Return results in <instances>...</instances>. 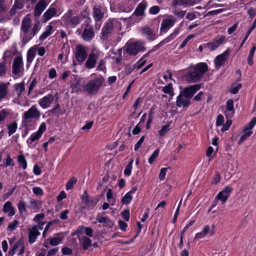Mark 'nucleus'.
<instances>
[{
	"mask_svg": "<svg viewBox=\"0 0 256 256\" xmlns=\"http://www.w3.org/2000/svg\"><path fill=\"white\" fill-rule=\"evenodd\" d=\"M32 191L36 195H39L42 196L43 194V190H42L38 186H35L32 188Z\"/></svg>",
	"mask_w": 256,
	"mask_h": 256,
	"instance_id": "64",
	"label": "nucleus"
},
{
	"mask_svg": "<svg viewBox=\"0 0 256 256\" xmlns=\"http://www.w3.org/2000/svg\"><path fill=\"white\" fill-rule=\"evenodd\" d=\"M100 54V52L98 51L94 52V50H92L85 64V66L86 68L91 69L95 66L99 58Z\"/></svg>",
	"mask_w": 256,
	"mask_h": 256,
	"instance_id": "8",
	"label": "nucleus"
},
{
	"mask_svg": "<svg viewBox=\"0 0 256 256\" xmlns=\"http://www.w3.org/2000/svg\"><path fill=\"white\" fill-rule=\"evenodd\" d=\"M42 202L34 198H30L29 208L31 209H40L41 208Z\"/></svg>",
	"mask_w": 256,
	"mask_h": 256,
	"instance_id": "33",
	"label": "nucleus"
},
{
	"mask_svg": "<svg viewBox=\"0 0 256 256\" xmlns=\"http://www.w3.org/2000/svg\"><path fill=\"white\" fill-rule=\"evenodd\" d=\"M234 112H235V111H232V110H224V115L227 119L230 118L232 117H233V116L234 114Z\"/></svg>",
	"mask_w": 256,
	"mask_h": 256,
	"instance_id": "62",
	"label": "nucleus"
},
{
	"mask_svg": "<svg viewBox=\"0 0 256 256\" xmlns=\"http://www.w3.org/2000/svg\"><path fill=\"white\" fill-rule=\"evenodd\" d=\"M58 12L57 10L54 8L50 7L48 9L42 16V20L44 22H46L50 18L54 16Z\"/></svg>",
	"mask_w": 256,
	"mask_h": 256,
	"instance_id": "22",
	"label": "nucleus"
},
{
	"mask_svg": "<svg viewBox=\"0 0 256 256\" xmlns=\"http://www.w3.org/2000/svg\"><path fill=\"white\" fill-rule=\"evenodd\" d=\"M202 233L204 234V235L206 236V235L210 232L211 236H212L214 232L210 230V227L208 225H206L204 226L202 228Z\"/></svg>",
	"mask_w": 256,
	"mask_h": 256,
	"instance_id": "53",
	"label": "nucleus"
},
{
	"mask_svg": "<svg viewBox=\"0 0 256 256\" xmlns=\"http://www.w3.org/2000/svg\"><path fill=\"white\" fill-rule=\"evenodd\" d=\"M168 168H162L160 169V172L159 174V179L160 180H163L166 174V172H167Z\"/></svg>",
	"mask_w": 256,
	"mask_h": 256,
	"instance_id": "52",
	"label": "nucleus"
},
{
	"mask_svg": "<svg viewBox=\"0 0 256 256\" xmlns=\"http://www.w3.org/2000/svg\"><path fill=\"white\" fill-rule=\"evenodd\" d=\"M18 161L20 166L23 169L25 170L27 168V162L23 154L19 155L18 158Z\"/></svg>",
	"mask_w": 256,
	"mask_h": 256,
	"instance_id": "38",
	"label": "nucleus"
},
{
	"mask_svg": "<svg viewBox=\"0 0 256 256\" xmlns=\"http://www.w3.org/2000/svg\"><path fill=\"white\" fill-rule=\"evenodd\" d=\"M132 199V195L130 193H126L122 199V202L124 204H128Z\"/></svg>",
	"mask_w": 256,
	"mask_h": 256,
	"instance_id": "43",
	"label": "nucleus"
},
{
	"mask_svg": "<svg viewBox=\"0 0 256 256\" xmlns=\"http://www.w3.org/2000/svg\"><path fill=\"white\" fill-rule=\"evenodd\" d=\"M25 250V246L22 240L20 239L18 240L14 245L12 249L8 252L9 256H13L14 254L19 251L18 256L22 255Z\"/></svg>",
	"mask_w": 256,
	"mask_h": 256,
	"instance_id": "10",
	"label": "nucleus"
},
{
	"mask_svg": "<svg viewBox=\"0 0 256 256\" xmlns=\"http://www.w3.org/2000/svg\"><path fill=\"white\" fill-rule=\"evenodd\" d=\"M62 20L66 26L74 28L80 23V18L78 16L74 15L72 10H69L62 17Z\"/></svg>",
	"mask_w": 256,
	"mask_h": 256,
	"instance_id": "5",
	"label": "nucleus"
},
{
	"mask_svg": "<svg viewBox=\"0 0 256 256\" xmlns=\"http://www.w3.org/2000/svg\"><path fill=\"white\" fill-rule=\"evenodd\" d=\"M160 10V7L158 6H155L150 8L149 12L151 14H156L159 12Z\"/></svg>",
	"mask_w": 256,
	"mask_h": 256,
	"instance_id": "56",
	"label": "nucleus"
},
{
	"mask_svg": "<svg viewBox=\"0 0 256 256\" xmlns=\"http://www.w3.org/2000/svg\"><path fill=\"white\" fill-rule=\"evenodd\" d=\"M106 62L104 60L102 59L100 60L98 65L96 68L97 70L102 71L106 69L105 66Z\"/></svg>",
	"mask_w": 256,
	"mask_h": 256,
	"instance_id": "54",
	"label": "nucleus"
},
{
	"mask_svg": "<svg viewBox=\"0 0 256 256\" xmlns=\"http://www.w3.org/2000/svg\"><path fill=\"white\" fill-rule=\"evenodd\" d=\"M9 84V82L6 84L0 82V101L6 96Z\"/></svg>",
	"mask_w": 256,
	"mask_h": 256,
	"instance_id": "30",
	"label": "nucleus"
},
{
	"mask_svg": "<svg viewBox=\"0 0 256 256\" xmlns=\"http://www.w3.org/2000/svg\"><path fill=\"white\" fill-rule=\"evenodd\" d=\"M226 110L235 111L234 107V101L228 100L226 102Z\"/></svg>",
	"mask_w": 256,
	"mask_h": 256,
	"instance_id": "50",
	"label": "nucleus"
},
{
	"mask_svg": "<svg viewBox=\"0 0 256 256\" xmlns=\"http://www.w3.org/2000/svg\"><path fill=\"white\" fill-rule=\"evenodd\" d=\"M40 112L35 105L32 106L27 111L24 112L22 118L23 122L28 123L32 119L38 120Z\"/></svg>",
	"mask_w": 256,
	"mask_h": 256,
	"instance_id": "6",
	"label": "nucleus"
},
{
	"mask_svg": "<svg viewBox=\"0 0 256 256\" xmlns=\"http://www.w3.org/2000/svg\"><path fill=\"white\" fill-rule=\"evenodd\" d=\"M14 91L16 92L18 97L21 96L22 93L25 89L24 82L16 84L14 85Z\"/></svg>",
	"mask_w": 256,
	"mask_h": 256,
	"instance_id": "34",
	"label": "nucleus"
},
{
	"mask_svg": "<svg viewBox=\"0 0 256 256\" xmlns=\"http://www.w3.org/2000/svg\"><path fill=\"white\" fill-rule=\"evenodd\" d=\"M206 46L210 50H214L218 48L213 40L212 42L207 43Z\"/></svg>",
	"mask_w": 256,
	"mask_h": 256,
	"instance_id": "63",
	"label": "nucleus"
},
{
	"mask_svg": "<svg viewBox=\"0 0 256 256\" xmlns=\"http://www.w3.org/2000/svg\"><path fill=\"white\" fill-rule=\"evenodd\" d=\"M117 21L115 20H109L104 26L102 30V39L103 40H107L110 34L114 30Z\"/></svg>",
	"mask_w": 256,
	"mask_h": 256,
	"instance_id": "7",
	"label": "nucleus"
},
{
	"mask_svg": "<svg viewBox=\"0 0 256 256\" xmlns=\"http://www.w3.org/2000/svg\"><path fill=\"white\" fill-rule=\"evenodd\" d=\"M176 104L178 107L188 106L190 104V99L184 94H180L176 98Z\"/></svg>",
	"mask_w": 256,
	"mask_h": 256,
	"instance_id": "18",
	"label": "nucleus"
},
{
	"mask_svg": "<svg viewBox=\"0 0 256 256\" xmlns=\"http://www.w3.org/2000/svg\"><path fill=\"white\" fill-rule=\"evenodd\" d=\"M256 124V118H253L248 124L246 126L244 130V133L250 134V136L252 134V132L251 130L254 127Z\"/></svg>",
	"mask_w": 256,
	"mask_h": 256,
	"instance_id": "31",
	"label": "nucleus"
},
{
	"mask_svg": "<svg viewBox=\"0 0 256 256\" xmlns=\"http://www.w3.org/2000/svg\"><path fill=\"white\" fill-rule=\"evenodd\" d=\"M76 178L74 177L70 179L66 184V190H71L73 188L74 184L76 183Z\"/></svg>",
	"mask_w": 256,
	"mask_h": 256,
	"instance_id": "46",
	"label": "nucleus"
},
{
	"mask_svg": "<svg viewBox=\"0 0 256 256\" xmlns=\"http://www.w3.org/2000/svg\"><path fill=\"white\" fill-rule=\"evenodd\" d=\"M147 6V3L146 1L143 0L138 4L134 10L133 14L136 16H142L144 14V11Z\"/></svg>",
	"mask_w": 256,
	"mask_h": 256,
	"instance_id": "24",
	"label": "nucleus"
},
{
	"mask_svg": "<svg viewBox=\"0 0 256 256\" xmlns=\"http://www.w3.org/2000/svg\"><path fill=\"white\" fill-rule=\"evenodd\" d=\"M18 207L20 212H22L23 211H26V204L25 202L22 200H20L19 202Z\"/></svg>",
	"mask_w": 256,
	"mask_h": 256,
	"instance_id": "57",
	"label": "nucleus"
},
{
	"mask_svg": "<svg viewBox=\"0 0 256 256\" xmlns=\"http://www.w3.org/2000/svg\"><path fill=\"white\" fill-rule=\"evenodd\" d=\"M162 92L164 93L168 94L170 96H172L174 95V92L172 84L170 83L164 86L162 88Z\"/></svg>",
	"mask_w": 256,
	"mask_h": 256,
	"instance_id": "37",
	"label": "nucleus"
},
{
	"mask_svg": "<svg viewBox=\"0 0 256 256\" xmlns=\"http://www.w3.org/2000/svg\"><path fill=\"white\" fill-rule=\"evenodd\" d=\"M150 51H149L148 53L145 54L142 56V57L138 60V68H140L142 67L146 62V59L147 56H149L150 53Z\"/></svg>",
	"mask_w": 256,
	"mask_h": 256,
	"instance_id": "48",
	"label": "nucleus"
},
{
	"mask_svg": "<svg viewBox=\"0 0 256 256\" xmlns=\"http://www.w3.org/2000/svg\"><path fill=\"white\" fill-rule=\"evenodd\" d=\"M232 124V121L230 120H227L226 123L223 125L222 130L224 132L228 130Z\"/></svg>",
	"mask_w": 256,
	"mask_h": 256,
	"instance_id": "61",
	"label": "nucleus"
},
{
	"mask_svg": "<svg viewBox=\"0 0 256 256\" xmlns=\"http://www.w3.org/2000/svg\"><path fill=\"white\" fill-rule=\"evenodd\" d=\"M178 32H174L170 36L166 38L165 39L161 41L159 43V46H163L166 44H167L170 42L172 40L174 39L176 36L178 35Z\"/></svg>",
	"mask_w": 256,
	"mask_h": 256,
	"instance_id": "36",
	"label": "nucleus"
},
{
	"mask_svg": "<svg viewBox=\"0 0 256 256\" xmlns=\"http://www.w3.org/2000/svg\"><path fill=\"white\" fill-rule=\"evenodd\" d=\"M40 232L38 230V228L36 226H33L32 228L28 229V242L30 244L34 243L37 237L40 235Z\"/></svg>",
	"mask_w": 256,
	"mask_h": 256,
	"instance_id": "19",
	"label": "nucleus"
},
{
	"mask_svg": "<svg viewBox=\"0 0 256 256\" xmlns=\"http://www.w3.org/2000/svg\"><path fill=\"white\" fill-rule=\"evenodd\" d=\"M81 198L83 202L86 205L88 209H92L96 206L98 202V200L96 198H88L86 192L81 196Z\"/></svg>",
	"mask_w": 256,
	"mask_h": 256,
	"instance_id": "14",
	"label": "nucleus"
},
{
	"mask_svg": "<svg viewBox=\"0 0 256 256\" xmlns=\"http://www.w3.org/2000/svg\"><path fill=\"white\" fill-rule=\"evenodd\" d=\"M17 129V124L15 122L8 126V133L10 136L14 133Z\"/></svg>",
	"mask_w": 256,
	"mask_h": 256,
	"instance_id": "44",
	"label": "nucleus"
},
{
	"mask_svg": "<svg viewBox=\"0 0 256 256\" xmlns=\"http://www.w3.org/2000/svg\"><path fill=\"white\" fill-rule=\"evenodd\" d=\"M256 50V46L254 45L250 50L248 58V64L252 66L253 64V57Z\"/></svg>",
	"mask_w": 256,
	"mask_h": 256,
	"instance_id": "39",
	"label": "nucleus"
},
{
	"mask_svg": "<svg viewBox=\"0 0 256 256\" xmlns=\"http://www.w3.org/2000/svg\"><path fill=\"white\" fill-rule=\"evenodd\" d=\"M54 100V96L53 94H49L40 98L38 100V104L41 108L46 109L50 107Z\"/></svg>",
	"mask_w": 256,
	"mask_h": 256,
	"instance_id": "11",
	"label": "nucleus"
},
{
	"mask_svg": "<svg viewBox=\"0 0 256 256\" xmlns=\"http://www.w3.org/2000/svg\"><path fill=\"white\" fill-rule=\"evenodd\" d=\"M94 32L92 26L88 24L84 29L82 38L86 42H90L94 36Z\"/></svg>",
	"mask_w": 256,
	"mask_h": 256,
	"instance_id": "17",
	"label": "nucleus"
},
{
	"mask_svg": "<svg viewBox=\"0 0 256 256\" xmlns=\"http://www.w3.org/2000/svg\"><path fill=\"white\" fill-rule=\"evenodd\" d=\"M3 211L4 213L8 214V216H12L15 214V210L12 206V203L10 202H6L4 205Z\"/></svg>",
	"mask_w": 256,
	"mask_h": 256,
	"instance_id": "25",
	"label": "nucleus"
},
{
	"mask_svg": "<svg viewBox=\"0 0 256 256\" xmlns=\"http://www.w3.org/2000/svg\"><path fill=\"white\" fill-rule=\"evenodd\" d=\"M18 223L19 222H18V220H14L11 223H10L9 224V225L8 226V228L12 231L14 230L18 226Z\"/></svg>",
	"mask_w": 256,
	"mask_h": 256,
	"instance_id": "55",
	"label": "nucleus"
},
{
	"mask_svg": "<svg viewBox=\"0 0 256 256\" xmlns=\"http://www.w3.org/2000/svg\"><path fill=\"white\" fill-rule=\"evenodd\" d=\"M232 192V188L229 186H226L221 192H219L216 197V200H220L222 203L226 202Z\"/></svg>",
	"mask_w": 256,
	"mask_h": 256,
	"instance_id": "12",
	"label": "nucleus"
},
{
	"mask_svg": "<svg viewBox=\"0 0 256 256\" xmlns=\"http://www.w3.org/2000/svg\"><path fill=\"white\" fill-rule=\"evenodd\" d=\"M9 52H10L8 50H6L4 52L2 56L3 61L0 62V76H3L6 75L7 70V66L6 62V54Z\"/></svg>",
	"mask_w": 256,
	"mask_h": 256,
	"instance_id": "27",
	"label": "nucleus"
},
{
	"mask_svg": "<svg viewBox=\"0 0 256 256\" xmlns=\"http://www.w3.org/2000/svg\"><path fill=\"white\" fill-rule=\"evenodd\" d=\"M126 52L130 56H136L139 52L144 51L146 48L144 43L140 42H128L126 45Z\"/></svg>",
	"mask_w": 256,
	"mask_h": 256,
	"instance_id": "4",
	"label": "nucleus"
},
{
	"mask_svg": "<svg viewBox=\"0 0 256 256\" xmlns=\"http://www.w3.org/2000/svg\"><path fill=\"white\" fill-rule=\"evenodd\" d=\"M80 229V230H82V229H84V233L85 234L88 236H90V237H92L93 236V230L90 228H84V227H82V228H79Z\"/></svg>",
	"mask_w": 256,
	"mask_h": 256,
	"instance_id": "60",
	"label": "nucleus"
},
{
	"mask_svg": "<svg viewBox=\"0 0 256 256\" xmlns=\"http://www.w3.org/2000/svg\"><path fill=\"white\" fill-rule=\"evenodd\" d=\"M48 4L46 1L44 0H40L36 5L34 10V16H39L42 12L45 10Z\"/></svg>",
	"mask_w": 256,
	"mask_h": 256,
	"instance_id": "20",
	"label": "nucleus"
},
{
	"mask_svg": "<svg viewBox=\"0 0 256 256\" xmlns=\"http://www.w3.org/2000/svg\"><path fill=\"white\" fill-rule=\"evenodd\" d=\"M170 130L169 125L164 126L160 130L158 131L160 136H164Z\"/></svg>",
	"mask_w": 256,
	"mask_h": 256,
	"instance_id": "49",
	"label": "nucleus"
},
{
	"mask_svg": "<svg viewBox=\"0 0 256 256\" xmlns=\"http://www.w3.org/2000/svg\"><path fill=\"white\" fill-rule=\"evenodd\" d=\"M12 72L14 75H18L23 68V62L22 57L16 56L14 58L12 66Z\"/></svg>",
	"mask_w": 256,
	"mask_h": 256,
	"instance_id": "13",
	"label": "nucleus"
},
{
	"mask_svg": "<svg viewBox=\"0 0 256 256\" xmlns=\"http://www.w3.org/2000/svg\"><path fill=\"white\" fill-rule=\"evenodd\" d=\"M42 136V135L39 134L36 132L32 134L30 138L27 140L26 142L28 147H34V144H32L33 142L37 141Z\"/></svg>",
	"mask_w": 256,
	"mask_h": 256,
	"instance_id": "29",
	"label": "nucleus"
},
{
	"mask_svg": "<svg viewBox=\"0 0 256 256\" xmlns=\"http://www.w3.org/2000/svg\"><path fill=\"white\" fill-rule=\"evenodd\" d=\"M32 22L31 19L28 16L24 17L22 20L20 30L22 32V38L24 44L29 42L40 30V22H36L34 24L32 30L30 31L32 25Z\"/></svg>",
	"mask_w": 256,
	"mask_h": 256,
	"instance_id": "1",
	"label": "nucleus"
},
{
	"mask_svg": "<svg viewBox=\"0 0 256 256\" xmlns=\"http://www.w3.org/2000/svg\"><path fill=\"white\" fill-rule=\"evenodd\" d=\"M96 220L102 224H106L108 221V219L107 216H102L100 214H98L96 216Z\"/></svg>",
	"mask_w": 256,
	"mask_h": 256,
	"instance_id": "51",
	"label": "nucleus"
},
{
	"mask_svg": "<svg viewBox=\"0 0 256 256\" xmlns=\"http://www.w3.org/2000/svg\"><path fill=\"white\" fill-rule=\"evenodd\" d=\"M36 84H37L36 80V78H34L28 86V94H30L31 92L34 89V88L35 87Z\"/></svg>",
	"mask_w": 256,
	"mask_h": 256,
	"instance_id": "59",
	"label": "nucleus"
},
{
	"mask_svg": "<svg viewBox=\"0 0 256 256\" xmlns=\"http://www.w3.org/2000/svg\"><path fill=\"white\" fill-rule=\"evenodd\" d=\"M202 0H176L177 4L180 5L192 6L198 4Z\"/></svg>",
	"mask_w": 256,
	"mask_h": 256,
	"instance_id": "32",
	"label": "nucleus"
},
{
	"mask_svg": "<svg viewBox=\"0 0 256 256\" xmlns=\"http://www.w3.org/2000/svg\"><path fill=\"white\" fill-rule=\"evenodd\" d=\"M74 54L76 60L79 62H84L88 56L86 48L82 45H78L76 46Z\"/></svg>",
	"mask_w": 256,
	"mask_h": 256,
	"instance_id": "9",
	"label": "nucleus"
},
{
	"mask_svg": "<svg viewBox=\"0 0 256 256\" xmlns=\"http://www.w3.org/2000/svg\"><path fill=\"white\" fill-rule=\"evenodd\" d=\"M104 82V79L102 76L95 78L82 86V91L86 95L95 94L98 92Z\"/></svg>",
	"mask_w": 256,
	"mask_h": 256,
	"instance_id": "3",
	"label": "nucleus"
},
{
	"mask_svg": "<svg viewBox=\"0 0 256 256\" xmlns=\"http://www.w3.org/2000/svg\"><path fill=\"white\" fill-rule=\"evenodd\" d=\"M93 17L95 20H100L104 17V12L102 8L100 6H95L92 8Z\"/></svg>",
	"mask_w": 256,
	"mask_h": 256,
	"instance_id": "23",
	"label": "nucleus"
},
{
	"mask_svg": "<svg viewBox=\"0 0 256 256\" xmlns=\"http://www.w3.org/2000/svg\"><path fill=\"white\" fill-rule=\"evenodd\" d=\"M160 150L158 149L156 150L148 158V163L152 164L155 160L158 158Z\"/></svg>",
	"mask_w": 256,
	"mask_h": 256,
	"instance_id": "47",
	"label": "nucleus"
},
{
	"mask_svg": "<svg viewBox=\"0 0 256 256\" xmlns=\"http://www.w3.org/2000/svg\"><path fill=\"white\" fill-rule=\"evenodd\" d=\"M36 50L34 47L30 48L27 53V61L31 62L35 57Z\"/></svg>",
	"mask_w": 256,
	"mask_h": 256,
	"instance_id": "35",
	"label": "nucleus"
},
{
	"mask_svg": "<svg viewBox=\"0 0 256 256\" xmlns=\"http://www.w3.org/2000/svg\"><path fill=\"white\" fill-rule=\"evenodd\" d=\"M226 40V36L224 35H222L220 36L216 37L213 40V41L216 44L218 47L221 45Z\"/></svg>",
	"mask_w": 256,
	"mask_h": 256,
	"instance_id": "45",
	"label": "nucleus"
},
{
	"mask_svg": "<svg viewBox=\"0 0 256 256\" xmlns=\"http://www.w3.org/2000/svg\"><path fill=\"white\" fill-rule=\"evenodd\" d=\"M229 52L226 50L222 54L218 56L214 60V64L216 68H220L224 65L226 60L228 58Z\"/></svg>",
	"mask_w": 256,
	"mask_h": 256,
	"instance_id": "16",
	"label": "nucleus"
},
{
	"mask_svg": "<svg viewBox=\"0 0 256 256\" xmlns=\"http://www.w3.org/2000/svg\"><path fill=\"white\" fill-rule=\"evenodd\" d=\"M134 162V160H131L128 164L126 165V168L124 171V174L125 175L129 176L131 174L132 170V164Z\"/></svg>",
	"mask_w": 256,
	"mask_h": 256,
	"instance_id": "41",
	"label": "nucleus"
},
{
	"mask_svg": "<svg viewBox=\"0 0 256 256\" xmlns=\"http://www.w3.org/2000/svg\"><path fill=\"white\" fill-rule=\"evenodd\" d=\"M142 32L145 34L148 39L153 40L156 38V35L154 30L149 28H144L142 30Z\"/></svg>",
	"mask_w": 256,
	"mask_h": 256,
	"instance_id": "28",
	"label": "nucleus"
},
{
	"mask_svg": "<svg viewBox=\"0 0 256 256\" xmlns=\"http://www.w3.org/2000/svg\"><path fill=\"white\" fill-rule=\"evenodd\" d=\"M176 22V20L172 18H164L162 22L160 30L166 32L168 29L172 27Z\"/></svg>",
	"mask_w": 256,
	"mask_h": 256,
	"instance_id": "21",
	"label": "nucleus"
},
{
	"mask_svg": "<svg viewBox=\"0 0 256 256\" xmlns=\"http://www.w3.org/2000/svg\"><path fill=\"white\" fill-rule=\"evenodd\" d=\"M106 198L108 202L113 206L116 200L113 198L112 191L111 189H108L106 192Z\"/></svg>",
	"mask_w": 256,
	"mask_h": 256,
	"instance_id": "42",
	"label": "nucleus"
},
{
	"mask_svg": "<svg viewBox=\"0 0 256 256\" xmlns=\"http://www.w3.org/2000/svg\"><path fill=\"white\" fill-rule=\"evenodd\" d=\"M64 239V237L56 236L52 238L50 242V244L52 246H56L58 244Z\"/></svg>",
	"mask_w": 256,
	"mask_h": 256,
	"instance_id": "40",
	"label": "nucleus"
},
{
	"mask_svg": "<svg viewBox=\"0 0 256 256\" xmlns=\"http://www.w3.org/2000/svg\"><path fill=\"white\" fill-rule=\"evenodd\" d=\"M200 88V86L198 84H196L186 88L184 89L182 93L190 100L194 95Z\"/></svg>",
	"mask_w": 256,
	"mask_h": 256,
	"instance_id": "15",
	"label": "nucleus"
},
{
	"mask_svg": "<svg viewBox=\"0 0 256 256\" xmlns=\"http://www.w3.org/2000/svg\"><path fill=\"white\" fill-rule=\"evenodd\" d=\"M224 122V118L222 114H218L216 118V124L217 126H221Z\"/></svg>",
	"mask_w": 256,
	"mask_h": 256,
	"instance_id": "58",
	"label": "nucleus"
},
{
	"mask_svg": "<svg viewBox=\"0 0 256 256\" xmlns=\"http://www.w3.org/2000/svg\"><path fill=\"white\" fill-rule=\"evenodd\" d=\"M208 66L204 62L191 66L184 76L186 80L188 83H194L198 82L208 70Z\"/></svg>",
	"mask_w": 256,
	"mask_h": 256,
	"instance_id": "2",
	"label": "nucleus"
},
{
	"mask_svg": "<svg viewBox=\"0 0 256 256\" xmlns=\"http://www.w3.org/2000/svg\"><path fill=\"white\" fill-rule=\"evenodd\" d=\"M80 244L84 250H88L92 245V240L88 238L82 236L78 238Z\"/></svg>",
	"mask_w": 256,
	"mask_h": 256,
	"instance_id": "26",
	"label": "nucleus"
}]
</instances>
